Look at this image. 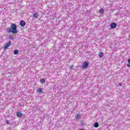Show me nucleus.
Wrapping results in <instances>:
<instances>
[{"instance_id": "f257e3e1", "label": "nucleus", "mask_w": 130, "mask_h": 130, "mask_svg": "<svg viewBox=\"0 0 130 130\" xmlns=\"http://www.w3.org/2000/svg\"><path fill=\"white\" fill-rule=\"evenodd\" d=\"M7 31L8 33L12 32L13 34H16L18 33V31L17 30V25L15 24H11V27H8L7 29Z\"/></svg>"}, {"instance_id": "f03ea898", "label": "nucleus", "mask_w": 130, "mask_h": 130, "mask_svg": "<svg viewBox=\"0 0 130 130\" xmlns=\"http://www.w3.org/2000/svg\"><path fill=\"white\" fill-rule=\"evenodd\" d=\"M89 66V63H88L87 61H85L83 63V64L81 67L82 69H86L88 68V66Z\"/></svg>"}, {"instance_id": "7ed1b4c3", "label": "nucleus", "mask_w": 130, "mask_h": 130, "mask_svg": "<svg viewBox=\"0 0 130 130\" xmlns=\"http://www.w3.org/2000/svg\"><path fill=\"white\" fill-rule=\"evenodd\" d=\"M11 43H12V42H11V41H9L7 43H6L5 45L4 46V49L6 50V49H7L8 47H9Z\"/></svg>"}, {"instance_id": "20e7f679", "label": "nucleus", "mask_w": 130, "mask_h": 130, "mask_svg": "<svg viewBox=\"0 0 130 130\" xmlns=\"http://www.w3.org/2000/svg\"><path fill=\"white\" fill-rule=\"evenodd\" d=\"M110 26L112 29H115V28H116L117 24L116 23L113 22L111 23Z\"/></svg>"}, {"instance_id": "39448f33", "label": "nucleus", "mask_w": 130, "mask_h": 130, "mask_svg": "<svg viewBox=\"0 0 130 130\" xmlns=\"http://www.w3.org/2000/svg\"><path fill=\"white\" fill-rule=\"evenodd\" d=\"M20 26L21 27H25V25H26V22L24 20H22L20 23Z\"/></svg>"}, {"instance_id": "423d86ee", "label": "nucleus", "mask_w": 130, "mask_h": 130, "mask_svg": "<svg viewBox=\"0 0 130 130\" xmlns=\"http://www.w3.org/2000/svg\"><path fill=\"white\" fill-rule=\"evenodd\" d=\"M17 116L18 117H22L23 116V114L21 112H18L16 113Z\"/></svg>"}, {"instance_id": "0eeeda50", "label": "nucleus", "mask_w": 130, "mask_h": 130, "mask_svg": "<svg viewBox=\"0 0 130 130\" xmlns=\"http://www.w3.org/2000/svg\"><path fill=\"white\" fill-rule=\"evenodd\" d=\"M42 91H43V88H38L37 89V93H42Z\"/></svg>"}, {"instance_id": "6e6552de", "label": "nucleus", "mask_w": 130, "mask_h": 130, "mask_svg": "<svg viewBox=\"0 0 130 130\" xmlns=\"http://www.w3.org/2000/svg\"><path fill=\"white\" fill-rule=\"evenodd\" d=\"M103 56H104V54L103 53V52H100V54H99L100 58H102V57H103Z\"/></svg>"}, {"instance_id": "1a4fd4ad", "label": "nucleus", "mask_w": 130, "mask_h": 130, "mask_svg": "<svg viewBox=\"0 0 130 130\" xmlns=\"http://www.w3.org/2000/svg\"><path fill=\"white\" fill-rule=\"evenodd\" d=\"M33 16L36 18L37 19V18H38V17H39V15L38 14V13H35L33 15Z\"/></svg>"}, {"instance_id": "9d476101", "label": "nucleus", "mask_w": 130, "mask_h": 130, "mask_svg": "<svg viewBox=\"0 0 130 130\" xmlns=\"http://www.w3.org/2000/svg\"><path fill=\"white\" fill-rule=\"evenodd\" d=\"M80 116H81V115L77 114V116L76 117V119H77V120H80Z\"/></svg>"}, {"instance_id": "9b49d317", "label": "nucleus", "mask_w": 130, "mask_h": 130, "mask_svg": "<svg viewBox=\"0 0 130 130\" xmlns=\"http://www.w3.org/2000/svg\"><path fill=\"white\" fill-rule=\"evenodd\" d=\"M93 126L94 127H98V126H99V123H98V122L94 123Z\"/></svg>"}, {"instance_id": "f8f14e48", "label": "nucleus", "mask_w": 130, "mask_h": 130, "mask_svg": "<svg viewBox=\"0 0 130 130\" xmlns=\"http://www.w3.org/2000/svg\"><path fill=\"white\" fill-rule=\"evenodd\" d=\"M40 82H41V84H44V83H45V80L44 79H41L40 80Z\"/></svg>"}, {"instance_id": "ddd939ff", "label": "nucleus", "mask_w": 130, "mask_h": 130, "mask_svg": "<svg viewBox=\"0 0 130 130\" xmlns=\"http://www.w3.org/2000/svg\"><path fill=\"white\" fill-rule=\"evenodd\" d=\"M100 14H103L104 13V9H101L99 11Z\"/></svg>"}, {"instance_id": "4468645a", "label": "nucleus", "mask_w": 130, "mask_h": 130, "mask_svg": "<svg viewBox=\"0 0 130 130\" xmlns=\"http://www.w3.org/2000/svg\"><path fill=\"white\" fill-rule=\"evenodd\" d=\"M18 53H19V50H14V54H18Z\"/></svg>"}, {"instance_id": "2eb2a0df", "label": "nucleus", "mask_w": 130, "mask_h": 130, "mask_svg": "<svg viewBox=\"0 0 130 130\" xmlns=\"http://www.w3.org/2000/svg\"><path fill=\"white\" fill-rule=\"evenodd\" d=\"M6 123H7V124H10V121L7 120L6 121Z\"/></svg>"}, {"instance_id": "dca6fc26", "label": "nucleus", "mask_w": 130, "mask_h": 130, "mask_svg": "<svg viewBox=\"0 0 130 130\" xmlns=\"http://www.w3.org/2000/svg\"><path fill=\"white\" fill-rule=\"evenodd\" d=\"M9 38H10V39H13V37H12V36H9Z\"/></svg>"}, {"instance_id": "f3484780", "label": "nucleus", "mask_w": 130, "mask_h": 130, "mask_svg": "<svg viewBox=\"0 0 130 130\" xmlns=\"http://www.w3.org/2000/svg\"><path fill=\"white\" fill-rule=\"evenodd\" d=\"M127 66L128 68H130V63H128V64H127Z\"/></svg>"}, {"instance_id": "a211bd4d", "label": "nucleus", "mask_w": 130, "mask_h": 130, "mask_svg": "<svg viewBox=\"0 0 130 130\" xmlns=\"http://www.w3.org/2000/svg\"><path fill=\"white\" fill-rule=\"evenodd\" d=\"M128 63L130 64V58L128 59Z\"/></svg>"}, {"instance_id": "6ab92c4d", "label": "nucleus", "mask_w": 130, "mask_h": 130, "mask_svg": "<svg viewBox=\"0 0 130 130\" xmlns=\"http://www.w3.org/2000/svg\"><path fill=\"white\" fill-rule=\"evenodd\" d=\"M119 86H122V84L121 83H119Z\"/></svg>"}, {"instance_id": "aec40b11", "label": "nucleus", "mask_w": 130, "mask_h": 130, "mask_svg": "<svg viewBox=\"0 0 130 130\" xmlns=\"http://www.w3.org/2000/svg\"><path fill=\"white\" fill-rule=\"evenodd\" d=\"M71 69H73V66L71 67Z\"/></svg>"}]
</instances>
